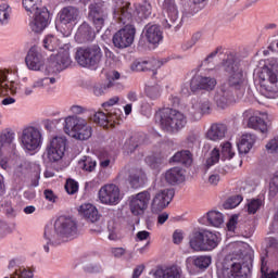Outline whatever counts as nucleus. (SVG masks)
<instances>
[{"instance_id":"1","label":"nucleus","mask_w":278,"mask_h":278,"mask_svg":"<svg viewBox=\"0 0 278 278\" xmlns=\"http://www.w3.org/2000/svg\"><path fill=\"white\" fill-rule=\"evenodd\" d=\"M222 66L228 74V81L224 83L214 96L217 108L225 110L233 101V90H244V72L240 65V59L233 53L227 54Z\"/></svg>"},{"instance_id":"2","label":"nucleus","mask_w":278,"mask_h":278,"mask_svg":"<svg viewBox=\"0 0 278 278\" xmlns=\"http://www.w3.org/2000/svg\"><path fill=\"white\" fill-rule=\"evenodd\" d=\"M113 18H115L119 25H125V27L113 36L112 40L114 47H116V49H127V47H131L136 38V27L131 25V21H134L131 3L117 0L113 10Z\"/></svg>"},{"instance_id":"3","label":"nucleus","mask_w":278,"mask_h":278,"mask_svg":"<svg viewBox=\"0 0 278 278\" xmlns=\"http://www.w3.org/2000/svg\"><path fill=\"white\" fill-rule=\"evenodd\" d=\"M77 236V222L73 217L60 216L54 223V230L46 228L43 238L47 244L43 247L46 253H49L48 244H62Z\"/></svg>"},{"instance_id":"4","label":"nucleus","mask_w":278,"mask_h":278,"mask_svg":"<svg viewBox=\"0 0 278 278\" xmlns=\"http://www.w3.org/2000/svg\"><path fill=\"white\" fill-rule=\"evenodd\" d=\"M23 8L26 12L34 14V20L30 22V29L35 34H40L47 29L51 15L49 10L42 5L40 0H23Z\"/></svg>"},{"instance_id":"5","label":"nucleus","mask_w":278,"mask_h":278,"mask_svg":"<svg viewBox=\"0 0 278 278\" xmlns=\"http://www.w3.org/2000/svg\"><path fill=\"white\" fill-rule=\"evenodd\" d=\"M155 118L160 123L161 129L169 134H177V131H181L188 125V117L180 111L170 108L161 110L155 115Z\"/></svg>"},{"instance_id":"6","label":"nucleus","mask_w":278,"mask_h":278,"mask_svg":"<svg viewBox=\"0 0 278 278\" xmlns=\"http://www.w3.org/2000/svg\"><path fill=\"white\" fill-rule=\"evenodd\" d=\"M260 92L266 99L278 98V65H265L258 72Z\"/></svg>"},{"instance_id":"7","label":"nucleus","mask_w":278,"mask_h":278,"mask_svg":"<svg viewBox=\"0 0 278 278\" xmlns=\"http://www.w3.org/2000/svg\"><path fill=\"white\" fill-rule=\"evenodd\" d=\"M75 60L83 68H99L103 60V51L99 45L84 46L76 49Z\"/></svg>"},{"instance_id":"8","label":"nucleus","mask_w":278,"mask_h":278,"mask_svg":"<svg viewBox=\"0 0 278 278\" xmlns=\"http://www.w3.org/2000/svg\"><path fill=\"white\" fill-rule=\"evenodd\" d=\"M219 242L220 237L207 229L195 230L189 238V244L193 251H213Z\"/></svg>"},{"instance_id":"9","label":"nucleus","mask_w":278,"mask_h":278,"mask_svg":"<svg viewBox=\"0 0 278 278\" xmlns=\"http://www.w3.org/2000/svg\"><path fill=\"white\" fill-rule=\"evenodd\" d=\"M64 129L76 140H88L92 136V127L88 126L86 119L78 116L66 117Z\"/></svg>"},{"instance_id":"10","label":"nucleus","mask_w":278,"mask_h":278,"mask_svg":"<svg viewBox=\"0 0 278 278\" xmlns=\"http://www.w3.org/2000/svg\"><path fill=\"white\" fill-rule=\"evenodd\" d=\"M251 275V266L238 263L232 257H226L222 268V278H247Z\"/></svg>"},{"instance_id":"11","label":"nucleus","mask_w":278,"mask_h":278,"mask_svg":"<svg viewBox=\"0 0 278 278\" xmlns=\"http://www.w3.org/2000/svg\"><path fill=\"white\" fill-rule=\"evenodd\" d=\"M163 27L165 29H179L181 27V20L179 18V11L175 0H164L163 2Z\"/></svg>"},{"instance_id":"12","label":"nucleus","mask_w":278,"mask_h":278,"mask_svg":"<svg viewBox=\"0 0 278 278\" xmlns=\"http://www.w3.org/2000/svg\"><path fill=\"white\" fill-rule=\"evenodd\" d=\"M66 144H68L66 137L55 136L50 139L46 148L48 160L50 162H60L64 157V153H66Z\"/></svg>"},{"instance_id":"13","label":"nucleus","mask_w":278,"mask_h":278,"mask_svg":"<svg viewBox=\"0 0 278 278\" xmlns=\"http://www.w3.org/2000/svg\"><path fill=\"white\" fill-rule=\"evenodd\" d=\"M21 141L26 151H36L42 144V132L38 128L29 126L22 131Z\"/></svg>"},{"instance_id":"14","label":"nucleus","mask_w":278,"mask_h":278,"mask_svg":"<svg viewBox=\"0 0 278 278\" xmlns=\"http://www.w3.org/2000/svg\"><path fill=\"white\" fill-rule=\"evenodd\" d=\"M149 201H151V189L139 192L135 195H131L129 207L134 216H142L149 207Z\"/></svg>"},{"instance_id":"15","label":"nucleus","mask_w":278,"mask_h":278,"mask_svg":"<svg viewBox=\"0 0 278 278\" xmlns=\"http://www.w3.org/2000/svg\"><path fill=\"white\" fill-rule=\"evenodd\" d=\"M108 16V7L103 3L89 4L88 18L93 23L97 31H101V29H103V25H105Z\"/></svg>"},{"instance_id":"16","label":"nucleus","mask_w":278,"mask_h":278,"mask_svg":"<svg viewBox=\"0 0 278 278\" xmlns=\"http://www.w3.org/2000/svg\"><path fill=\"white\" fill-rule=\"evenodd\" d=\"M175 197L173 189H164L156 192L151 202V210L153 214H159L162 210H166L170 205V201Z\"/></svg>"},{"instance_id":"17","label":"nucleus","mask_w":278,"mask_h":278,"mask_svg":"<svg viewBox=\"0 0 278 278\" xmlns=\"http://www.w3.org/2000/svg\"><path fill=\"white\" fill-rule=\"evenodd\" d=\"M101 203L116 205L121 201V189L116 185H105L99 190Z\"/></svg>"},{"instance_id":"18","label":"nucleus","mask_w":278,"mask_h":278,"mask_svg":"<svg viewBox=\"0 0 278 278\" xmlns=\"http://www.w3.org/2000/svg\"><path fill=\"white\" fill-rule=\"evenodd\" d=\"M143 40H147L149 45H160L164 39L162 28L157 24H148L142 31Z\"/></svg>"},{"instance_id":"19","label":"nucleus","mask_w":278,"mask_h":278,"mask_svg":"<svg viewBox=\"0 0 278 278\" xmlns=\"http://www.w3.org/2000/svg\"><path fill=\"white\" fill-rule=\"evenodd\" d=\"M25 62L29 71H40L45 66V59L38 47H31L25 58Z\"/></svg>"},{"instance_id":"20","label":"nucleus","mask_w":278,"mask_h":278,"mask_svg":"<svg viewBox=\"0 0 278 278\" xmlns=\"http://www.w3.org/2000/svg\"><path fill=\"white\" fill-rule=\"evenodd\" d=\"M216 78L212 77H203L197 76L191 79L190 88L192 92H197V90H214L216 88Z\"/></svg>"},{"instance_id":"21","label":"nucleus","mask_w":278,"mask_h":278,"mask_svg":"<svg viewBox=\"0 0 278 278\" xmlns=\"http://www.w3.org/2000/svg\"><path fill=\"white\" fill-rule=\"evenodd\" d=\"M97 38V33L92 29V26L86 22H84L76 33V40L79 42H92V40Z\"/></svg>"},{"instance_id":"22","label":"nucleus","mask_w":278,"mask_h":278,"mask_svg":"<svg viewBox=\"0 0 278 278\" xmlns=\"http://www.w3.org/2000/svg\"><path fill=\"white\" fill-rule=\"evenodd\" d=\"M79 18V9L75 7H65L59 13V21L62 25L75 23Z\"/></svg>"},{"instance_id":"23","label":"nucleus","mask_w":278,"mask_h":278,"mask_svg":"<svg viewBox=\"0 0 278 278\" xmlns=\"http://www.w3.org/2000/svg\"><path fill=\"white\" fill-rule=\"evenodd\" d=\"M71 53L68 50L61 49L60 52L54 56V61L52 62V66L54 71H64V68H68L71 64Z\"/></svg>"},{"instance_id":"24","label":"nucleus","mask_w":278,"mask_h":278,"mask_svg":"<svg viewBox=\"0 0 278 278\" xmlns=\"http://www.w3.org/2000/svg\"><path fill=\"white\" fill-rule=\"evenodd\" d=\"M159 64L160 62L157 60L135 61L131 65V70L137 71V73H149L152 71L153 75H155V71H157Z\"/></svg>"},{"instance_id":"25","label":"nucleus","mask_w":278,"mask_h":278,"mask_svg":"<svg viewBox=\"0 0 278 278\" xmlns=\"http://www.w3.org/2000/svg\"><path fill=\"white\" fill-rule=\"evenodd\" d=\"M227 134V125L225 124H213L206 132V138L216 142L223 140Z\"/></svg>"},{"instance_id":"26","label":"nucleus","mask_w":278,"mask_h":278,"mask_svg":"<svg viewBox=\"0 0 278 278\" xmlns=\"http://www.w3.org/2000/svg\"><path fill=\"white\" fill-rule=\"evenodd\" d=\"M79 212L86 220H89V223H98L101 218V215L99 214V211L97 207L92 204H83L80 205Z\"/></svg>"},{"instance_id":"27","label":"nucleus","mask_w":278,"mask_h":278,"mask_svg":"<svg viewBox=\"0 0 278 278\" xmlns=\"http://www.w3.org/2000/svg\"><path fill=\"white\" fill-rule=\"evenodd\" d=\"M154 278H180L181 270L177 266L157 267L153 273Z\"/></svg>"},{"instance_id":"28","label":"nucleus","mask_w":278,"mask_h":278,"mask_svg":"<svg viewBox=\"0 0 278 278\" xmlns=\"http://www.w3.org/2000/svg\"><path fill=\"white\" fill-rule=\"evenodd\" d=\"M165 180L170 186L181 184L184 181V169L181 167H173L165 173Z\"/></svg>"},{"instance_id":"29","label":"nucleus","mask_w":278,"mask_h":278,"mask_svg":"<svg viewBox=\"0 0 278 278\" xmlns=\"http://www.w3.org/2000/svg\"><path fill=\"white\" fill-rule=\"evenodd\" d=\"M255 135L245 134L241 137V140L238 142L239 153H249L251 149H253V144H255Z\"/></svg>"},{"instance_id":"30","label":"nucleus","mask_w":278,"mask_h":278,"mask_svg":"<svg viewBox=\"0 0 278 278\" xmlns=\"http://www.w3.org/2000/svg\"><path fill=\"white\" fill-rule=\"evenodd\" d=\"M248 127L261 131V134H266L268 131V124H266L260 116H251L248 122Z\"/></svg>"},{"instance_id":"31","label":"nucleus","mask_w":278,"mask_h":278,"mask_svg":"<svg viewBox=\"0 0 278 278\" xmlns=\"http://www.w3.org/2000/svg\"><path fill=\"white\" fill-rule=\"evenodd\" d=\"M170 162L177 164H184V166H190L192 164V153L188 150L177 152L172 159Z\"/></svg>"},{"instance_id":"32","label":"nucleus","mask_w":278,"mask_h":278,"mask_svg":"<svg viewBox=\"0 0 278 278\" xmlns=\"http://www.w3.org/2000/svg\"><path fill=\"white\" fill-rule=\"evenodd\" d=\"M206 220L212 227H220L225 223V217L218 211H211L206 214Z\"/></svg>"},{"instance_id":"33","label":"nucleus","mask_w":278,"mask_h":278,"mask_svg":"<svg viewBox=\"0 0 278 278\" xmlns=\"http://www.w3.org/2000/svg\"><path fill=\"white\" fill-rule=\"evenodd\" d=\"M78 168L86 173H92L97 168V161L91 156H84L78 161Z\"/></svg>"},{"instance_id":"34","label":"nucleus","mask_w":278,"mask_h":278,"mask_svg":"<svg viewBox=\"0 0 278 278\" xmlns=\"http://www.w3.org/2000/svg\"><path fill=\"white\" fill-rule=\"evenodd\" d=\"M60 47V40L53 36V35H48L43 39V48L47 51H58V48Z\"/></svg>"},{"instance_id":"35","label":"nucleus","mask_w":278,"mask_h":278,"mask_svg":"<svg viewBox=\"0 0 278 278\" xmlns=\"http://www.w3.org/2000/svg\"><path fill=\"white\" fill-rule=\"evenodd\" d=\"M10 87L8 86V71L0 70V97H5L10 92Z\"/></svg>"},{"instance_id":"36","label":"nucleus","mask_w":278,"mask_h":278,"mask_svg":"<svg viewBox=\"0 0 278 278\" xmlns=\"http://www.w3.org/2000/svg\"><path fill=\"white\" fill-rule=\"evenodd\" d=\"M93 123L100 125V127H108L110 121H113L112 115H108L103 112H97L92 117Z\"/></svg>"},{"instance_id":"37","label":"nucleus","mask_w":278,"mask_h":278,"mask_svg":"<svg viewBox=\"0 0 278 278\" xmlns=\"http://www.w3.org/2000/svg\"><path fill=\"white\" fill-rule=\"evenodd\" d=\"M144 141V137L142 136H134L128 141H126L125 147L128 149L130 153H134L140 144Z\"/></svg>"},{"instance_id":"38","label":"nucleus","mask_w":278,"mask_h":278,"mask_svg":"<svg viewBox=\"0 0 278 278\" xmlns=\"http://www.w3.org/2000/svg\"><path fill=\"white\" fill-rule=\"evenodd\" d=\"M187 262H192L197 268H207L212 264V257L198 256L195 258H188Z\"/></svg>"},{"instance_id":"39","label":"nucleus","mask_w":278,"mask_h":278,"mask_svg":"<svg viewBox=\"0 0 278 278\" xmlns=\"http://www.w3.org/2000/svg\"><path fill=\"white\" fill-rule=\"evenodd\" d=\"M139 18H149L151 16L152 8L151 3L143 1L137 8Z\"/></svg>"},{"instance_id":"40","label":"nucleus","mask_w":278,"mask_h":278,"mask_svg":"<svg viewBox=\"0 0 278 278\" xmlns=\"http://www.w3.org/2000/svg\"><path fill=\"white\" fill-rule=\"evenodd\" d=\"M12 12V8L8 4L3 3L0 5V23L1 25H8V21H10V14Z\"/></svg>"},{"instance_id":"41","label":"nucleus","mask_w":278,"mask_h":278,"mask_svg":"<svg viewBox=\"0 0 278 278\" xmlns=\"http://www.w3.org/2000/svg\"><path fill=\"white\" fill-rule=\"evenodd\" d=\"M239 203H242V195H232L225 201L224 208L233 210V207H238Z\"/></svg>"},{"instance_id":"42","label":"nucleus","mask_w":278,"mask_h":278,"mask_svg":"<svg viewBox=\"0 0 278 278\" xmlns=\"http://www.w3.org/2000/svg\"><path fill=\"white\" fill-rule=\"evenodd\" d=\"M189 116H191L193 121H200L201 116H203L199 101L193 103L192 106L189 109Z\"/></svg>"},{"instance_id":"43","label":"nucleus","mask_w":278,"mask_h":278,"mask_svg":"<svg viewBox=\"0 0 278 278\" xmlns=\"http://www.w3.org/2000/svg\"><path fill=\"white\" fill-rule=\"evenodd\" d=\"M199 105H200V110L203 114H212V102L210 101V99L207 98H201L198 101Z\"/></svg>"},{"instance_id":"44","label":"nucleus","mask_w":278,"mask_h":278,"mask_svg":"<svg viewBox=\"0 0 278 278\" xmlns=\"http://www.w3.org/2000/svg\"><path fill=\"white\" fill-rule=\"evenodd\" d=\"M261 274L262 278H277V273L269 270L268 267L266 266V261L264 257L261 258Z\"/></svg>"},{"instance_id":"45","label":"nucleus","mask_w":278,"mask_h":278,"mask_svg":"<svg viewBox=\"0 0 278 278\" xmlns=\"http://www.w3.org/2000/svg\"><path fill=\"white\" fill-rule=\"evenodd\" d=\"M160 85H148L146 87L147 97L150 99H157L160 97Z\"/></svg>"},{"instance_id":"46","label":"nucleus","mask_w":278,"mask_h":278,"mask_svg":"<svg viewBox=\"0 0 278 278\" xmlns=\"http://www.w3.org/2000/svg\"><path fill=\"white\" fill-rule=\"evenodd\" d=\"M146 164H148L150 168H152L153 170H157V168L162 166V159L154 155H150L146 157Z\"/></svg>"},{"instance_id":"47","label":"nucleus","mask_w":278,"mask_h":278,"mask_svg":"<svg viewBox=\"0 0 278 278\" xmlns=\"http://www.w3.org/2000/svg\"><path fill=\"white\" fill-rule=\"evenodd\" d=\"M11 278H34V271L25 268H18L11 275Z\"/></svg>"},{"instance_id":"48","label":"nucleus","mask_w":278,"mask_h":278,"mask_svg":"<svg viewBox=\"0 0 278 278\" xmlns=\"http://www.w3.org/2000/svg\"><path fill=\"white\" fill-rule=\"evenodd\" d=\"M65 190L67 194H75L79 190V184L74 179H67L65 184Z\"/></svg>"},{"instance_id":"49","label":"nucleus","mask_w":278,"mask_h":278,"mask_svg":"<svg viewBox=\"0 0 278 278\" xmlns=\"http://www.w3.org/2000/svg\"><path fill=\"white\" fill-rule=\"evenodd\" d=\"M260 207H262V200H260V199H252L248 203V213L249 214H256L257 210H260Z\"/></svg>"},{"instance_id":"50","label":"nucleus","mask_w":278,"mask_h":278,"mask_svg":"<svg viewBox=\"0 0 278 278\" xmlns=\"http://www.w3.org/2000/svg\"><path fill=\"white\" fill-rule=\"evenodd\" d=\"M222 155H223L224 160H231V157H233V155H236V153H233V151H231V143L230 142H226V143L223 144Z\"/></svg>"},{"instance_id":"51","label":"nucleus","mask_w":278,"mask_h":278,"mask_svg":"<svg viewBox=\"0 0 278 278\" xmlns=\"http://www.w3.org/2000/svg\"><path fill=\"white\" fill-rule=\"evenodd\" d=\"M220 160V152L217 149H214L211 152V156L206 160V167L214 166Z\"/></svg>"},{"instance_id":"52","label":"nucleus","mask_w":278,"mask_h":278,"mask_svg":"<svg viewBox=\"0 0 278 278\" xmlns=\"http://www.w3.org/2000/svg\"><path fill=\"white\" fill-rule=\"evenodd\" d=\"M112 86H114L112 81H109L106 85H97L93 87V93L96 94V97H101L105 94V90H108V88H112Z\"/></svg>"},{"instance_id":"53","label":"nucleus","mask_w":278,"mask_h":278,"mask_svg":"<svg viewBox=\"0 0 278 278\" xmlns=\"http://www.w3.org/2000/svg\"><path fill=\"white\" fill-rule=\"evenodd\" d=\"M14 140V132L12 131H4L0 135V146L10 144Z\"/></svg>"},{"instance_id":"54","label":"nucleus","mask_w":278,"mask_h":278,"mask_svg":"<svg viewBox=\"0 0 278 278\" xmlns=\"http://www.w3.org/2000/svg\"><path fill=\"white\" fill-rule=\"evenodd\" d=\"M278 192V170L275 173L270 184H269V194L275 197Z\"/></svg>"},{"instance_id":"55","label":"nucleus","mask_w":278,"mask_h":278,"mask_svg":"<svg viewBox=\"0 0 278 278\" xmlns=\"http://www.w3.org/2000/svg\"><path fill=\"white\" fill-rule=\"evenodd\" d=\"M109 240H118V235H116V224L111 220L108 223Z\"/></svg>"},{"instance_id":"56","label":"nucleus","mask_w":278,"mask_h":278,"mask_svg":"<svg viewBox=\"0 0 278 278\" xmlns=\"http://www.w3.org/2000/svg\"><path fill=\"white\" fill-rule=\"evenodd\" d=\"M266 150L271 151L274 153H278V137L271 139L267 144H266Z\"/></svg>"},{"instance_id":"57","label":"nucleus","mask_w":278,"mask_h":278,"mask_svg":"<svg viewBox=\"0 0 278 278\" xmlns=\"http://www.w3.org/2000/svg\"><path fill=\"white\" fill-rule=\"evenodd\" d=\"M236 225H238V215H232L227 223L228 231H236Z\"/></svg>"},{"instance_id":"58","label":"nucleus","mask_w":278,"mask_h":278,"mask_svg":"<svg viewBox=\"0 0 278 278\" xmlns=\"http://www.w3.org/2000/svg\"><path fill=\"white\" fill-rule=\"evenodd\" d=\"M49 86V77L40 78L33 84V88H45Z\"/></svg>"},{"instance_id":"59","label":"nucleus","mask_w":278,"mask_h":278,"mask_svg":"<svg viewBox=\"0 0 278 278\" xmlns=\"http://www.w3.org/2000/svg\"><path fill=\"white\" fill-rule=\"evenodd\" d=\"M43 194L47 199V201H50L51 203H55L56 199H58V195L55 193H53V190L51 189H46L43 191Z\"/></svg>"},{"instance_id":"60","label":"nucleus","mask_w":278,"mask_h":278,"mask_svg":"<svg viewBox=\"0 0 278 278\" xmlns=\"http://www.w3.org/2000/svg\"><path fill=\"white\" fill-rule=\"evenodd\" d=\"M129 184L132 188H140V177L136 174L129 176Z\"/></svg>"},{"instance_id":"61","label":"nucleus","mask_w":278,"mask_h":278,"mask_svg":"<svg viewBox=\"0 0 278 278\" xmlns=\"http://www.w3.org/2000/svg\"><path fill=\"white\" fill-rule=\"evenodd\" d=\"M184 240V232L176 230L173 233V242L174 244H181V241Z\"/></svg>"},{"instance_id":"62","label":"nucleus","mask_w":278,"mask_h":278,"mask_svg":"<svg viewBox=\"0 0 278 278\" xmlns=\"http://www.w3.org/2000/svg\"><path fill=\"white\" fill-rule=\"evenodd\" d=\"M118 101H121V99L118 97H113L111 99H109L106 102H104L102 105L105 110H108V108H112V105H116V103H118Z\"/></svg>"},{"instance_id":"63","label":"nucleus","mask_w":278,"mask_h":278,"mask_svg":"<svg viewBox=\"0 0 278 278\" xmlns=\"http://www.w3.org/2000/svg\"><path fill=\"white\" fill-rule=\"evenodd\" d=\"M199 134L191 132L187 138V142L188 144H197V142H199Z\"/></svg>"},{"instance_id":"64","label":"nucleus","mask_w":278,"mask_h":278,"mask_svg":"<svg viewBox=\"0 0 278 278\" xmlns=\"http://www.w3.org/2000/svg\"><path fill=\"white\" fill-rule=\"evenodd\" d=\"M144 270V265H139L134 269L132 278H139Z\"/></svg>"}]
</instances>
